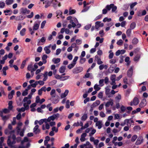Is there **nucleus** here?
Returning a JSON list of instances; mask_svg holds the SVG:
<instances>
[{"label":"nucleus","instance_id":"f257e3e1","mask_svg":"<svg viewBox=\"0 0 148 148\" xmlns=\"http://www.w3.org/2000/svg\"><path fill=\"white\" fill-rule=\"evenodd\" d=\"M16 139L15 135L13 134L11 136H10L8 137V138L7 141V143L8 146L12 147V145L16 143L15 140Z\"/></svg>","mask_w":148,"mask_h":148},{"label":"nucleus","instance_id":"423d86ee","mask_svg":"<svg viewBox=\"0 0 148 148\" xmlns=\"http://www.w3.org/2000/svg\"><path fill=\"white\" fill-rule=\"evenodd\" d=\"M143 138L142 136H140L139 137L136 143V145H139L141 144L143 141Z\"/></svg>","mask_w":148,"mask_h":148},{"label":"nucleus","instance_id":"f8f14e48","mask_svg":"<svg viewBox=\"0 0 148 148\" xmlns=\"http://www.w3.org/2000/svg\"><path fill=\"white\" fill-rule=\"evenodd\" d=\"M66 70V66H62L59 69V71L60 73H64Z\"/></svg>","mask_w":148,"mask_h":148},{"label":"nucleus","instance_id":"c9c22d12","mask_svg":"<svg viewBox=\"0 0 148 148\" xmlns=\"http://www.w3.org/2000/svg\"><path fill=\"white\" fill-rule=\"evenodd\" d=\"M106 89V95H108L110 93V89L109 88V87L107 86L105 88Z\"/></svg>","mask_w":148,"mask_h":148},{"label":"nucleus","instance_id":"c756f323","mask_svg":"<svg viewBox=\"0 0 148 148\" xmlns=\"http://www.w3.org/2000/svg\"><path fill=\"white\" fill-rule=\"evenodd\" d=\"M131 32V29H129L127 30L126 34L128 37H130V36Z\"/></svg>","mask_w":148,"mask_h":148},{"label":"nucleus","instance_id":"338daca9","mask_svg":"<svg viewBox=\"0 0 148 148\" xmlns=\"http://www.w3.org/2000/svg\"><path fill=\"white\" fill-rule=\"evenodd\" d=\"M45 120H43V119L40 120L39 121H38V123L40 125H41L45 121Z\"/></svg>","mask_w":148,"mask_h":148},{"label":"nucleus","instance_id":"72a5a7b5","mask_svg":"<svg viewBox=\"0 0 148 148\" xmlns=\"http://www.w3.org/2000/svg\"><path fill=\"white\" fill-rule=\"evenodd\" d=\"M137 4V3L136 2H135L133 3L130 5V8L131 9H132Z\"/></svg>","mask_w":148,"mask_h":148},{"label":"nucleus","instance_id":"4d7b16f0","mask_svg":"<svg viewBox=\"0 0 148 148\" xmlns=\"http://www.w3.org/2000/svg\"><path fill=\"white\" fill-rule=\"evenodd\" d=\"M23 106L24 107V108H25V109L26 110H28L29 108V106L26 103H25L24 104Z\"/></svg>","mask_w":148,"mask_h":148},{"label":"nucleus","instance_id":"7ed1b4c3","mask_svg":"<svg viewBox=\"0 0 148 148\" xmlns=\"http://www.w3.org/2000/svg\"><path fill=\"white\" fill-rule=\"evenodd\" d=\"M83 69L82 67H79L74 68L73 70V73H78L82 71Z\"/></svg>","mask_w":148,"mask_h":148},{"label":"nucleus","instance_id":"680f3d73","mask_svg":"<svg viewBox=\"0 0 148 148\" xmlns=\"http://www.w3.org/2000/svg\"><path fill=\"white\" fill-rule=\"evenodd\" d=\"M100 115L102 117H104L106 116V114L103 112H101L100 113Z\"/></svg>","mask_w":148,"mask_h":148},{"label":"nucleus","instance_id":"6e6d98bb","mask_svg":"<svg viewBox=\"0 0 148 148\" xmlns=\"http://www.w3.org/2000/svg\"><path fill=\"white\" fill-rule=\"evenodd\" d=\"M70 23H71L72 24V27H74L76 26V25L75 23H74L73 21L72 20H71L70 21Z\"/></svg>","mask_w":148,"mask_h":148},{"label":"nucleus","instance_id":"49530a36","mask_svg":"<svg viewBox=\"0 0 148 148\" xmlns=\"http://www.w3.org/2000/svg\"><path fill=\"white\" fill-rule=\"evenodd\" d=\"M27 9L22 8L21 9V13L22 14L26 13Z\"/></svg>","mask_w":148,"mask_h":148},{"label":"nucleus","instance_id":"37998d69","mask_svg":"<svg viewBox=\"0 0 148 148\" xmlns=\"http://www.w3.org/2000/svg\"><path fill=\"white\" fill-rule=\"evenodd\" d=\"M5 6V3L4 2L0 1V8H3Z\"/></svg>","mask_w":148,"mask_h":148},{"label":"nucleus","instance_id":"a211bd4d","mask_svg":"<svg viewBox=\"0 0 148 148\" xmlns=\"http://www.w3.org/2000/svg\"><path fill=\"white\" fill-rule=\"evenodd\" d=\"M12 101H9L8 103V109L10 110H12L13 108L12 106Z\"/></svg>","mask_w":148,"mask_h":148},{"label":"nucleus","instance_id":"c85d7f7f","mask_svg":"<svg viewBox=\"0 0 148 148\" xmlns=\"http://www.w3.org/2000/svg\"><path fill=\"white\" fill-rule=\"evenodd\" d=\"M136 24L135 23L133 22L130 25V28L131 29H134L136 27Z\"/></svg>","mask_w":148,"mask_h":148},{"label":"nucleus","instance_id":"39448f33","mask_svg":"<svg viewBox=\"0 0 148 148\" xmlns=\"http://www.w3.org/2000/svg\"><path fill=\"white\" fill-rule=\"evenodd\" d=\"M0 116L2 118V119L4 121V124L5 123L6 121L9 118V116H3V112L0 111Z\"/></svg>","mask_w":148,"mask_h":148},{"label":"nucleus","instance_id":"6e6552de","mask_svg":"<svg viewBox=\"0 0 148 148\" xmlns=\"http://www.w3.org/2000/svg\"><path fill=\"white\" fill-rule=\"evenodd\" d=\"M114 104L113 100L112 99H110V101H107L105 104V106L106 107H108L110 105L112 106Z\"/></svg>","mask_w":148,"mask_h":148},{"label":"nucleus","instance_id":"a18cd8bd","mask_svg":"<svg viewBox=\"0 0 148 148\" xmlns=\"http://www.w3.org/2000/svg\"><path fill=\"white\" fill-rule=\"evenodd\" d=\"M27 90L25 89L24 91L22 93V95L23 96L26 95L28 94Z\"/></svg>","mask_w":148,"mask_h":148},{"label":"nucleus","instance_id":"a878e982","mask_svg":"<svg viewBox=\"0 0 148 148\" xmlns=\"http://www.w3.org/2000/svg\"><path fill=\"white\" fill-rule=\"evenodd\" d=\"M87 118V114H84L82 116L81 120L83 121H85Z\"/></svg>","mask_w":148,"mask_h":148},{"label":"nucleus","instance_id":"f704fd0d","mask_svg":"<svg viewBox=\"0 0 148 148\" xmlns=\"http://www.w3.org/2000/svg\"><path fill=\"white\" fill-rule=\"evenodd\" d=\"M55 92L56 91L54 89H53L51 90V91L50 92V95H51L52 97H55V95H53Z\"/></svg>","mask_w":148,"mask_h":148},{"label":"nucleus","instance_id":"bf43d9fd","mask_svg":"<svg viewBox=\"0 0 148 148\" xmlns=\"http://www.w3.org/2000/svg\"><path fill=\"white\" fill-rule=\"evenodd\" d=\"M34 16V13L33 12H32L30 15H28L27 16V17L28 18H32Z\"/></svg>","mask_w":148,"mask_h":148},{"label":"nucleus","instance_id":"e2e57ef3","mask_svg":"<svg viewBox=\"0 0 148 148\" xmlns=\"http://www.w3.org/2000/svg\"><path fill=\"white\" fill-rule=\"evenodd\" d=\"M103 93L102 92H100L98 95V97L99 98H102L103 97Z\"/></svg>","mask_w":148,"mask_h":148},{"label":"nucleus","instance_id":"e433bc0d","mask_svg":"<svg viewBox=\"0 0 148 148\" xmlns=\"http://www.w3.org/2000/svg\"><path fill=\"white\" fill-rule=\"evenodd\" d=\"M26 62V60H24L23 61L21 66V69H23L24 68V66Z\"/></svg>","mask_w":148,"mask_h":148},{"label":"nucleus","instance_id":"3c124183","mask_svg":"<svg viewBox=\"0 0 148 148\" xmlns=\"http://www.w3.org/2000/svg\"><path fill=\"white\" fill-rule=\"evenodd\" d=\"M69 102L70 101L69 100H67L66 102V107L67 108H69L70 107V106L69 105Z\"/></svg>","mask_w":148,"mask_h":148},{"label":"nucleus","instance_id":"5701e85b","mask_svg":"<svg viewBox=\"0 0 148 148\" xmlns=\"http://www.w3.org/2000/svg\"><path fill=\"white\" fill-rule=\"evenodd\" d=\"M138 42V40L136 38H134L132 40V43L133 44L136 45Z\"/></svg>","mask_w":148,"mask_h":148},{"label":"nucleus","instance_id":"f3484780","mask_svg":"<svg viewBox=\"0 0 148 148\" xmlns=\"http://www.w3.org/2000/svg\"><path fill=\"white\" fill-rule=\"evenodd\" d=\"M52 61L55 64H57L60 62V59L58 58L56 59L53 58L52 60Z\"/></svg>","mask_w":148,"mask_h":148},{"label":"nucleus","instance_id":"aec40b11","mask_svg":"<svg viewBox=\"0 0 148 148\" xmlns=\"http://www.w3.org/2000/svg\"><path fill=\"white\" fill-rule=\"evenodd\" d=\"M39 25L38 24H36L34 25L33 27V30H37L39 28Z\"/></svg>","mask_w":148,"mask_h":148},{"label":"nucleus","instance_id":"69168bd1","mask_svg":"<svg viewBox=\"0 0 148 148\" xmlns=\"http://www.w3.org/2000/svg\"><path fill=\"white\" fill-rule=\"evenodd\" d=\"M78 59V57L77 56H76L75 57L73 61V63H75V65L76 64V62L77 60Z\"/></svg>","mask_w":148,"mask_h":148},{"label":"nucleus","instance_id":"8fccbe9b","mask_svg":"<svg viewBox=\"0 0 148 148\" xmlns=\"http://www.w3.org/2000/svg\"><path fill=\"white\" fill-rule=\"evenodd\" d=\"M123 42V41L121 39L119 40L117 42V45H122Z\"/></svg>","mask_w":148,"mask_h":148},{"label":"nucleus","instance_id":"5fc2aeb1","mask_svg":"<svg viewBox=\"0 0 148 148\" xmlns=\"http://www.w3.org/2000/svg\"><path fill=\"white\" fill-rule=\"evenodd\" d=\"M33 67V66L32 64H30L27 67V70L29 71H31Z\"/></svg>","mask_w":148,"mask_h":148},{"label":"nucleus","instance_id":"58836bf2","mask_svg":"<svg viewBox=\"0 0 148 148\" xmlns=\"http://www.w3.org/2000/svg\"><path fill=\"white\" fill-rule=\"evenodd\" d=\"M111 19L110 18H108L107 17L105 18L103 20V21L104 22H105L106 21L110 22L111 21Z\"/></svg>","mask_w":148,"mask_h":148},{"label":"nucleus","instance_id":"473e14b6","mask_svg":"<svg viewBox=\"0 0 148 148\" xmlns=\"http://www.w3.org/2000/svg\"><path fill=\"white\" fill-rule=\"evenodd\" d=\"M140 57V56L139 55H137L134 58V60L135 61H138Z\"/></svg>","mask_w":148,"mask_h":148},{"label":"nucleus","instance_id":"864d4df0","mask_svg":"<svg viewBox=\"0 0 148 148\" xmlns=\"http://www.w3.org/2000/svg\"><path fill=\"white\" fill-rule=\"evenodd\" d=\"M111 8H112V6H111V4H110V5H108L106 6V9L107 10H110Z\"/></svg>","mask_w":148,"mask_h":148},{"label":"nucleus","instance_id":"4468645a","mask_svg":"<svg viewBox=\"0 0 148 148\" xmlns=\"http://www.w3.org/2000/svg\"><path fill=\"white\" fill-rule=\"evenodd\" d=\"M102 122L101 121H99L96 123V125L98 126L99 129H101L102 127Z\"/></svg>","mask_w":148,"mask_h":148},{"label":"nucleus","instance_id":"052dcab7","mask_svg":"<svg viewBox=\"0 0 148 148\" xmlns=\"http://www.w3.org/2000/svg\"><path fill=\"white\" fill-rule=\"evenodd\" d=\"M72 48H75L76 47L77 48V49H78V47L77 46L76 44L75 43H73L72 44L71 46Z\"/></svg>","mask_w":148,"mask_h":148},{"label":"nucleus","instance_id":"9d476101","mask_svg":"<svg viewBox=\"0 0 148 148\" xmlns=\"http://www.w3.org/2000/svg\"><path fill=\"white\" fill-rule=\"evenodd\" d=\"M133 69L131 67L127 71V75L129 77H130L132 76L133 73Z\"/></svg>","mask_w":148,"mask_h":148},{"label":"nucleus","instance_id":"bb28decb","mask_svg":"<svg viewBox=\"0 0 148 148\" xmlns=\"http://www.w3.org/2000/svg\"><path fill=\"white\" fill-rule=\"evenodd\" d=\"M39 126L38 125H36L34 128V132H36V131L38 130V132H40V130L38 129Z\"/></svg>","mask_w":148,"mask_h":148},{"label":"nucleus","instance_id":"2f4dec72","mask_svg":"<svg viewBox=\"0 0 148 148\" xmlns=\"http://www.w3.org/2000/svg\"><path fill=\"white\" fill-rule=\"evenodd\" d=\"M25 31L26 29L25 28H24L23 29L20 31V34L22 36H24L25 35Z\"/></svg>","mask_w":148,"mask_h":148},{"label":"nucleus","instance_id":"2eb2a0df","mask_svg":"<svg viewBox=\"0 0 148 148\" xmlns=\"http://www.w3.org/2000/svg\"><path fill=\"white\" fill-rule=\"evenodd\" d=\"M69 92V91L68 90H65V92L64 93H62L61 95V98H63L65 97L68 95Z\"/></svg>","mask_w":148,"mask_h":148},{"label":"nucleus","instance_id":"13d9d810","mask_svg":"<svg viewBox=\"0 0 148 148\" xmlns=\"http://www.w3.org/2000/svg\"><path fill=\"white\" fill-rule=\"evenodd\" d=\"M55 78L58 79H62V77L60 75H59L56 74L55 76Z\"/></svg>","mask_w":148,"mask_h":148},{"label":"nucleus","instance_id":"ea45409f","mask_svg":"<svg viewBox=\"0 0 148 148\" xmlns=\"http://www.w3.org/2000/svg\"><path fill=\"white\" fill-rule=\"evenodd\" d=\"M137 136L136 135H134L131 138V141L132 142H134L136 139L137 138Z\"/></svg>","mask_w":148,"mask_h":148},{"label":"nucleus","instance_id":"393cba45","mask_svg":"<svg viewBox=\"0 0 148 148\" xmlns=\"http://www.w3.org/2000/svg\"><path fill=\"white\" fill-rule=\"evenodd\" d=\"M13 2V0H6L5 1L6 4L7 5H9L12 4Z\"/></svg>","mask_w":148,"mask_h":148},{"label":"nucleus","instance_id":"603ef678","mask_svg":"<svg viewBox=\"0 0 148 148\" xmlns=\"http://www.w3.org/2000/svg\"><path fill=\"white\" fill-rule=\"evenodd\" d=\"M46 23V21H43L41 24V28H43L45 25V23Z\"/></svg>","mask_w":148,"mask_h":148},{"label":"nucleus","instance_id":"dca6fc26","mask_svg":"<svg viewBox=\"0 0 148 148\" xmlns=\"http://www.w3.org/2000/svg\"><path fill=\"white\" fill-rule=\"evenodd\" d=\"M100 103V101L99 100H97L94 103H93L92 105L91 106H92L93 107H95L97 106H98L99 105Z\"/></svg>","mask_w":148,"mask_h":148},{"label":"nucleus","instance_id":"6ab92c4d","mask_svg":"<svg viewBox=\"0 0 148 148\" xmlns=\"http://www.w3.org/2000/svg\"><path fill=\"white\" fill-rule=\"evenodd\" d=\"M140 129L141 127L139 125H136L133 128L134 130L135 131L140 130Z\"/></svg>","mask_w":148,"mask_h":148},{"label":"nucleus","instance_id":"4be33fe9","mask_svg":"<svg viewBox=\"0 0 148 148\" xmlns=\"http://www.w3.org/2000/svg\"><path fill=\"white\" fill-rule=\"evenodd\" d=\"M75 142L76 143V144H75L74 145V148H77V145L79 143V138L78 137H77L76 138L75 140Z\"/></svg>","mask_w":148,"mask_h":148},{"label":"nucleus","instance_id":"c03bdc74","mask_svg":"<svg viewBox=\"0 0 148 148\" xmlns=\"http://www.w3.org/2000/svg\"><path fill=\"white\" fill-rule=\"evenodd\" d=\"M86 144L87 146H89V148H93L92 145L88 141H87Z\"/></svg>","mask_w":148,"mask_h":148},{"label":"nucleus","instance_id":"7c9ffc66","mask_svg":"<svg viewBox=\"0 0 148 148\" xmlns=\"http://www.w3.org/2000/svg\"><path fill=\"white\" fill-rule=\"evenodd\" d=\"M55 120L53 116V115L49 117L47 119V121H48V122H49L51 120L53 121Z\"/></svg>","mask_w":148,"mask_h":148},{"label":"nucleus","instance_id":"a19ab883","mask_svg":"<svg viewBox=\"0 0 148 148\" xmlns=\"http://www.w3.org/2000/svg\"><path fill=\"white\" fill-rule=\"evenodd\" d=\"M75 65V63H72L71 64H69L68 66V68L71 69V68H73L74 66Z\"/></svg>","mask_w":148,"mask_h":148},{"label":"nucleus","instance_id":"de8ad7c7","mask_svg":"<svg viewBox=\"0 0 148 148\" xmlns=\"http://www.w3.org/2000/svg\"><path fill=\"white\" fill-rule=\"evenodd\" d=\"M17 110H18V111L19 112H24L25 109V108H24L22 107L20 109L19 108H17Z\"/></svg>","mask_w":148,"mask_h":148},{"label":"nucleus","instance_id":"0e129e2a","mask_svg":"<svg viewBox=\"0 0 148 148\" xmlns=\"http://www.w3.org/2000/svg\"><path fill=\"white\" fill-rule=\"evenodd\" d=\"M96 132V130H95L93 129V130H92L91 132L89 134V136H91L92 135H93V134H94Z\"/></svg>","mask_w":148,"mask_h":148},{"label":"nucleus","instance_id":"cd10ccee","mask_svg":"<svg viewBox=\"0 0 148 148\" xmlns=\"http://www.w3.org/2000/svg\"><path fill=\"white\" fill-rule=\"evenodd\" d=\"M10 110L9 109L5 108L3 110V111L2 112H3V113H4L5 114H7L10 112Z\"/></svg>","mask_w":148,"mask_h":148},{"label":"nucleus","instance_id":"0eeeda50","mask_svg":"<svg viewBox=\"0 0 148 148\" xmlns=\"http://www.w3.org/2000/svg\"><path fill=\"white\" fill-rule=\"evenodd\" d=\"M146 104V99H143L142 100L139 106L140 108H143L145 106Z\"/></svg>","mask_w":148,"mask_h":148},{"label":"nucleus","instance_id":"20e7f679","mask_svg":"<svg viewBox=\"0 0 148 148\" xmlns=\"http://www.w3.org/2000/svg\"><path fill=\"white\" fill-rule=\"evenodd\" d=\"M116 75L115 74L112 75L110 77V79L112 81V82L110 83L111 85H113L115 84H116Z\"/></svg>","mask_w":148,"mask_h":148},{"label":"nucleus","instance_id":"774afa93","mask_svg":"<svg viewBox=\"0 0 148 148\" xmlns=\"http://www.w3.org/2000/svg\"><path fill=\"white\" fill-rule=\"evenodd\" d=\"M61 50L60 49H57L56 50V55H58L61 52Z\"/></svg>","mask_w":148,"mask_h":148},{"label":"nucleus","instance_id":"412c9836","mask_svg":"<svg viewBox=\"0 0 148 148\" xmlns=\"http://www.w3.org/2000/svg\"><path fill=\"white\" fill-rule=\"evenodd\" d=\"M111 6H112V8H112V12H115L117 9V7L116 6H114L113 4H111Z\"/></svg>","mask_w":148,"mask_h":148},{"label":"nucleus","instance_id":"09e8293b","mask_svg":"<svg viewBox=\"0 0 148 148\" xmlns=\"http://www.w3.org/2000/svg\"><path fill=\"white\" fill-rule=\"evenodd\" d=\"M104 81L105 83L106 84H108L109 82V79L108 77H106L105 78Z\"/></svg>","mask_w":148,"mask_h":148},{"label":"nucleus","instance_id":"9b49d317","mask_svg":"<svg viewBox=\"0 0 148 148\" xmlns=\"http://www.w3.org/2000/svg\"><path fill=\"white\" fill-rule=\"evenodd\" d=\"M87 135L86 133H83L81 135V138H80V140L81 142L84 141L85 140V137Z\"/></svg>","mask_w":148,"mask_h":148},{"label":"nucleus","instance_id":"1a4fd4ad","mask_svg":"<svg viewBox=\"0 0 148 148\" xmlns=\"http://www.w3.org/2000/svg\"><path fill=\"white\" fill-rule=\"evenodd\" d=\"M132 101L133 105L135 106H136L138 104L139 101L137 97H135L134 99Z\"/></svg>","mask_w":148,"mask_h":148},{"label":"nucleus","instance_id":"4c0bfd02","mask_svg":"<svg viewBox=\"0 0 148 148\" xmlns=\"http://www.w3.org/2000/svg\"><path fill=\"white\" fill-rule=\"evenodd\" d=\"M98 85L97 84H95L94 86V89L97 91L99 90L100 89V88L98 86Z\"/></svg>","mask_w":148,"mask_h":148},{"label":"nucleus","instance_id":"b1692460","mask_svg":"<svg viewBox=\"0 0 148 148\" xmlns=\"http://www.w3.org/2000/svg\"><path fill=\"white\" fill-rule=\"evenodd\" d=\"M44 50L45 51L46 53L47 54L51 52L49 49L46 47L44 48Z\"/></svg>","mask_w":148,"mask_h":148},{"label":"nucleus","instance_id":"f03ea898","mask_svg":"<svg viewBox=\"0 0 148 148\" xmlns=\"http://www.w3.org/2000/svg\"><path fill=\"white\" fill-rule=\"evenodd\" d=\"M33 95V93H30L29 95H28V97H25L23 99V101L24 102H26L27 101V104H30L31 103V101L30 100H27L29 99H31L32 95Z\"/></svg>","mask_w":148,"mask_h":148},{"label":"nucleus","instance_id":"79ce46f5","mask_svg":"<svg viewBox=\"0 0 148 148\" xmlns=\"http://www.w3.org/2000/svg\"><path fill=\"white\" fill-rule=\"evenodd\" d=\"M75 10H69V15H71L74 14L75 12Z\"/></svg>","mask_w":148,"mask_h":148},{"label":"nucleus","instance_id":"ddd939ff","mask_svg":"<svg viewBox=\"0 0 148 148\" xmlns=\"http://www.w3.org/2000/svg\"><path fill=\"white\" fill-rule=\"evenodd\" d=\"M15 91L13 90H12L10 93L8 95V98L9 99H11L13 97V95L14 94Z\"/></svg>","mask_w":148,"mask_h":148}]
</instances>
